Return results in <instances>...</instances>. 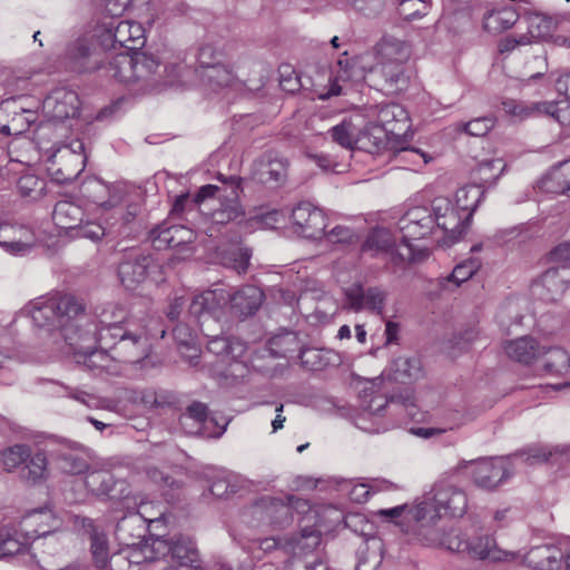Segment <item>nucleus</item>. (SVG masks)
Segmentation results:
<instances>
[{
	"label": "nucleus",
	"instance_id": "nucleus-1",
	"mask_svg": "<svg viewBox=\"0 0 570 570\" xmlns=\"http://www.w3.org/2000/svg\"><path fill=\"white\" fill-rule=\"evenodd\" d=\"M32 320L39 327L58 330L70 351L82 357L83 364L91 371L110 372L112 353L99 343L86 315L85 305L70 294H56L48 297L32 311Z\"/></svg>",
	"mask_w": 570,
	"mask_h": 570
},
{
	"label": "nucleus",
	"instance_id": "nucleus-2",
	"mask_svg": "<svg viewBox=\"0 0 570 570\" xmlns=\"http://www.w3.org/2000/svg\"><path fill=\"white\" fill-rule=\"evenodd\" d=\"M401 246L397 256L401 261L420 262L429 256L426 247L412 243L430 234L442 232L450 240H456L463 234V220L446 197H436L430 206L409 208L399 219Z\"/></svg>",
	"mask_w": 570,
	"mask_h": 570
},
{
	"label": "nucleus",
	"instance_id": "nucleus-3",
	"mask_svg": "<svg viewBox=\"0 0 570 570\" xmlns=\"http://www.w3.org/2000/svg\"><path fill=\"white\" fill-rule=\"evenodd\" d=\"M94 38L106 49L122 48L138 50L145 45V30L138 22L119 20L118 17H105L94 29Z\"/></svg>",
	"mask_w": 570,
	"mask_h": 570
},
{
	"label": "nucleus",
	"instance_id": "nucleus-4",
	"mask_svg": "<svg viewBox=\"0 0 570 570\" xmlns=\"http://www.w3.org/2000/svg\"><path fill=\"white\" fill-rule=\"evenodd\" d=\"M111 333L98 336L104 348H109L112 358L121 363L136 364L146 358L150 352V343L142 330L132 331L128 327H114Z\"/></svg>",
	"mask_w": 570,
	"mask_h": 570
},
{
	"label": "nucleus",
	"instance_id": "nucleus-5",
	"mask_svg": "<svg viewBox=\"0 0 570 570\" xmlns=\"http://www.w3.org/2000/svg\"><path fill=\"white\" fill-rule=\"evenodd\" d=\"M362 414L357 419V426L370 433H380L386 431L389 426H366L365 421L375 416H381L382 411L389 409L393 412H399L404 409L407 416H413V409L415 407V399L411 391L405 390L400 394L392 395L390 399L376 393L373 389L364 390L362 395Z\"/></svg>",
	"mask_w": 570,
	"mask_h": 570
},
{
	"label": "nucleus",
	"instance_id": "nucleus-6",
	"mask_svg": "<svg viewBox=\"0 0 570 570\" xmlns=\"http://www.w3.org/2000/svg\"><path fill=\"white\" fill-rule=\"evenodd\" d=\"M52 220L58 228L71 232L73 237L98 242L106 234L100 223L87 220L83 224V210L72 200L58 202L52 212Z\"/></svg>",
	"mask_w": 570,
	"mask_h": 570
},
{
	"label": "nucleus",
	"instance_id": "nucleus-7",
	"mask_svg": "<svg viewBox=\"0 0 570 570\" xmlns=\"http://www.w3.org/2000/svg\"><path fill=\"white\" fill-rule=\"evenodd\" d=\"M144 551L148 559H165L166 562L187 563L188 567H191V563H195L197 560L195 542L184 535H177L171 539L161 537L150 539V543Z\"/></svg>",
	"mask_w": 570,
	"mask_h": 570
},
{
	"label": "nucleus",
	"instance_id": "nucleus-8",
	"mask_svg": "<svg viewBox=\"0 0 570 570\" xmlns=\"http://www.w3.org/2000/svg\"><path fill=\"white\" fill-rule=\"evenodd\" d=\"M314 517L308 501L298 497H287V502L277 498H263L253 508V514L272 524L284 525L293 520V512Z\"/></svg>",
	"mask_w": 570,
	"mask_h": 570
},
{
	"label": "nucleus",
	"instance_id": "nucleus-9",
	"mask_svg": "<svg viewBox=\"0 0 570 570\" xmlns=\"http://www.w3.org/2000/svg\"><path fill=\"white\" fill-rule=\"evenodd\" d=\"M157 265L150 255L132 248L126 252L118 266V276L127 289H135L147 279Z\"/></svg>",
	"mask_w": 570,
	"mask_h": 570
},
{
	"label": "nucleus",
	"instance_id": "nucleus-10",
	"mask_svg": "<svg viewBox=\"0 0 570 570\" xmlns=\"http://www.w3.org/2000/svg\"><path fill=\"white\" fill-rule=\"evenodd\" d=\"M80 193L87 203L100 213L111 210L122 202L120 186L107 184L98 177L87 178L80 186Z\"/></svg>",
	"mask_w": 570,
	"mask_h": 570
},
{
	"label": "nucleus",
	"instance_id": "nucleus-11",
	"mask_svg": "<svg viewBox=\"0 0 570 570\" xmlns=\"http://www.w3.org/2000/svg\"><path fill=\"white\" fill-rule=\"evenodd\" d=\"M443 512L441 507L431 499V492L426 493L422 501L411 507L405 514V519L411 523V530L414 535L422 542L426 540L430 532H435L439 520Z\"/></svg>",
	"mask_w": 570,
	"mask_h": 570
},
{
	"label": "nucleus",
	"instance_id": "nucleus-12",
	"mask_svg": "<svg viewBox=\"0 0 570 570\" xmlns=\"http://www.w3.org/2000/svg\"><path fill=\"white\" fill-rule=\"evenodd\" d=\"M346 308L353 312L363 309L371 311L381 315L384 311L387 293L381 287H363L354 284L344 291Z\"/></svg>",
	"mask_w": 570,
	"mask_h": 570
},
{
	"label": "nucleus",
	"instance_id": "nucleus-13",
	"mask_svg": "<svg viewBox=\"0 0 570 570\" xmlns=\"http://www.w3.org/2000/svg\"><path fill=\"white\" fill-rule=\"evenodd\" d=\"M321 538L318 531L306 525L302 529L299 537L292 538H266L261 541V549L271 551L274 549H283L294 557H302L314 550L320 544Z\"/></svg>",
	"mask_w": 570,
	"mask_h": 570
},
{
	"label": "nucleus",
	"instance_id": "nucleus-14",
	"mask_svg": "<svg viewBox=\"0 0 570 570\" xmlns=\"http://www.w3.org/2000/svg\"><path fill=\"white\" fill-rule=\"evenodd\" d=\"M291 219L296 232L305 238H320L326 228V217L322 209L309 202L298 203L292 210Z\"/></svg>",
	"mask_w": 570,
	"mask_h": 570
},
{
	"label": "nucleus",
	"instance_id": "nucleus-15",
	"mask_svg": "<svg viewBox=\"0 0 570 570\" xmlns=\"http://www.w3.org/2000/svg\"><path fill=\"white\" fill-rule=\"evenodd\" d=\"M464 466L470 468L475 485L485 490L495 489L509 476L507 463L502 459H480L465 462Z\"/></svg>",
	"mask_w": 570,
	"mask_h": 570
},
{
	"label": "nucleus",
	"instance_id": "nucleus-16",
	"mask_svg": "<svg viewBox=\"0 0 570 570\" xmlns=\"http://www.w3.org/2000/svg\"><path fill=\"white\" fill-rule=\"evenodd\" d=\"M79 106L78 94L65 88L53 90L43 101V110L52 120L57 121L78 116Z\"/></svg>",
	"mask_w": 570,
	"mask_h": 570
},
{
	"label": "nucleus",
	"instance_id": "nucleus-17",
	"mask_svg": "<svg viewBox=\"0 0 570 570\" xmlns=\"http://www.w3.org/2000/svg\"><path fill=\"white\" fill-rule=\"evenodd\" d=\"M431 492V499L441 507L443 514L449 513L452 517H462L468 509V498L465 492L445 481L434 484Z\"/></svg>",
	"mask_w": 570,
	"mask_h": 570
},
{
	"label": "nucleus",
	"instance_id": "nucleus-18",
	"mask_svg": "<svg viewBox=\"0 0 570 570\" xmlns=\"http://www.w3.org/2000/svg\"><path fill=\"white\" fill-rule=\"evenodd\" d=\"M230 298V293L224 288L208 289L194 296L189 304V314L200 322L215 320L212 315L223 308Z\"/></svg>",
	"mask_w": 570,
	"mask_h": 570
},
{
	"label": "nucleus",
	"instance_id": "nucleus-19",
	"mask_svg": "<svg viewBox=\"0 0 570 570\" xmlns=\"http://www.w3.org/2000/svg\"><path fill=\"white\" fill-rule=\"evenodd\" d=\"M570 283V271L566 268H549L533 285V293L541 299L554 302L559 299Z\"/></svg>",
	"mask_w": 570,
	"mask_h": 570
},
{
	"label": "nucleus",
	"instance_id": "nucleus-20",
	"mask_svg": "<svg viewBox=\"0 0 570 570\" xmlns=\"http://www.w3.org/2000/svg\"><path fill=\"white\" fill-rule=\"evenodd\" d=\"M61 527V521L49 510L33 511L26 515L21 522V530L28 539H48Z\"/></svg>",
	"mask_w": 570,
	"mask_h": 570
},
{
	"label": "nucleus",
	"instance_id": "nucleus-21",
	"mask_svg": "<svg viewBox=\"0 0 570 570\" xmlns=\"http://www.w3.org/2000/svg\"><path fill=\"white\" fill-rule=\"evenodd\" d=\"M230 190L219 200V207L215 208L210 216L214 224L224 225L229 222L238 220L244 216L243 208L238 202V193L240 190L242 178L236 176L229 177Z\"/></svg>",
	"mask_w": 570,
	"mask_h": 570
},
{
	"label": "nucleus",
	"instance_id": "nucleus-22",
	"mask_svg": "<svg viewBox=\"0 0 570 570\" xmlns=\"http://www.w3.org/2000/svg\"><path fill=\"white\" fill-rule=\"evenodd\" d=\"M66 59L78 71H92L97 69L98 59L95 58V47L91 39L82 36L72 41L66 49Z\"/></svg>",
	"mask_w": 570,
	"mask_h": 570
},
{
	"label": "nucleus",
	"instance_id": "nucleus-23",
	"mask_svg": "<svg viewBox=\"0 0 570 570\" xmlns=\"http://www.w3.org/2000/svg\"><path fill=\"white\" fill-rule=\"evenodd\" d=\"M377 126L384 128L386 136H401L410 128V117L405 108L399 104H386L377 107Z\"/></svg>",
	"mask_w": 570,
	"mask_h": 570
},
{
	"label": "nucleus",
	"instance_id": "nucleus-24",
	"mask_svg": "<svg viewBox=\"0 0 570 570\" xmlns=\"http://www.w3.org/2000/svg\"><path fill=\"white\" fill-rule=\"evenodd\" d=\"M263 299L264 293L258 287L248 285L230 294L228 303L234 315L247 317L258 311Z\"/></svg>",
	"mask_w": 570,
	"mask_h": 570
},
{
	"label": "nucleus",
	"instance_id": "nucleus-25",
	"mask_svg": "<svg viewBox=\"0 0 570 570\" xmlns=\"http://www.w3.org/2000/svg\"><path fill=\"white\" fill-rule=\"evenodd\" d=\"M157 249L174 248L190 243L191 232L184 226H158L150 234Z\"/></svg>",
	"mask_w": 570,
	"mask_h": 570
},
{
	"label": "nucleus",
	"instance_id": "nucleus-26",
	"mask_svg": "<svg viewBox=\"0 0 570 570\" xmlns=\"http://www.w3.org/2000/svg\"><path fill=\"white\" fill-rule=\"evenodd\" d=\"M377 61L403 65L411 55V46L394 36H384L375 47Z\"/></svg>",
	"mask_w": 570,
	"mask_h": 570
},
{
	"label": "nucleus",
	"instance_id": "nucleus-27",
	"mask_svg": "<svg viewBox=\"0 0 570 570\" xmlns=\"http://www.w3.org/2000/svg\"><path fill=\"white\" fill-rule=\"evenodd\" d=\"M520 456H525L524 461L530 464L569 460L570 444H534L524 449L520 453Z\"/></svg>",
	"mask_w": 570,
	"mask_h": 570
},
{
	"label": "nucleus",
	"instance_id": "nucleus-28",
	"mask_svg": "<svg viewBox=\"0 0 570 570\" xmlns=\"http://www.w3.org/2000/svg\"><path fill=\"white\" fill-rule=\"evenodd\" d=\"M519 19L520 14L512 6L494 8L484 13L483 29L489 33L499 35L511 29Z\"/></svg>",
	"mask_w": 570,
	"mask_h": 570
},
{
	"label": "nucleus",
	"instance_id": "nucleus-29",
	"mask_svg": "<svg viewBox=\"0 0 570 570\" xmlns=\"http://www.w3.org/2000/svg\"><path fill=\"white\" fill-rule=\"evenodd\" d=\"M483 197V189L479 185H469L461 187L455 193V203H452L463 220V233L465 232L472 214L476 209L481 198Z\"/></svg>",
	"mask_w": 570,
	"mask_h": 570
},
{
	"label": "nucleus",
	"instance_id": "nucleus-30",
	"mask_svg": "<svg viewBox=\"0 0 570 570\" xmlns=\"http://www.w3.org/2000/svg\"><path fill=\"white\" fill-rule=\"evenodd\" d=\"M288 163L284 158L264 157L256 168L257 179L266 185L281 186L287 178Z\"/></svg>",
	"mask_w": 570,
	"mask_h": 570
},
{
	"label": "nucleus",
	"instance_id": "nucleus-31",
	"mask_svg": "<svg viewBox=\"0 0 570 570\" xmlns=\"http://www.w3.org/2000/svg\"><path fill=\"white\" fill-rule=\"evenodd\" d=\"M466 554L473 559L493 562L507 560L508 557H512V553L501 550L494 539L489 535H480L470 539Z\"/></svg>",
	"mask_w": 570,
	"mask_h": 570
},
{
	"label": "nucleus",
	"instance_id": "nucleus-32",
	"mask_svg": "<svg viewBox=\"0 0 570 570\" xmlns=\"http://www.w3.org/2000/svg\"><path fill=\"white\" fill-rule=\"evenodd\" d=\"M389 371L392 380L404 384L424 376L422 362L417 356H399L391 363Z\"/></svg>",
	"mask_w": 570,
	"mask_h": 570
},
{
	"label": "nucleus",
	"instance_id": "nucleus-33",
	"mask_svg": "<svg viewBox=\"0 0 570 570\" xmlns=\"http://www.w3.org/2000/svg\"><path fill=\"white\" fill-rule=\"evenodd\" d=\"M203 326L204 323L200 322L199 327L204 335L208 337L207 350L210 353L219 356H230L233 360H236L244 354L246 346L243 342L234 337L210 335L205 332Z\"/></svg>",
	"mask_w": 570,
	"mask_h": 570
},
{
	"label": "nucleus",
	"instance_id": "nucleus-34",
	"mask_svg": "<svg viewBox=\"0 0 570 570\" xmlns=\"http://www.w3.org/2000/svg\"><path fill=\"white\" fill-rule=\"evenodd\" d=\"M386 141L387 136L384 128L370 122L362 128L358 126L355 149L376 154L385 147Z\"/></svg>",
	"mask_w": 570,
	"mask_h": 570
},
{
	"label": "nucleus",
	"instance_id": "nucleus-35",
	"mask_svg": "<svg viewBox=\"0 0 570 570\" xmlns=\"http://www.w3.org/2000/svg\"><path fill=\"white\" fill-rule=\"evenodd\" d=\"M202 81L213 88H223L233 85L236 80L240 78L239 67L235 68L234 66H229L225 59L207 69L206 71H200L199 75Z\"/></svg>",
	"mask_w": 570,
	"mask_h": 570
},
{
	"label": "nucleus",
	"instance_id": "nucleus-36",
	"mask_svg": "<svg viewBox=\"0 0 570 570\" xmlns=\"http://www.w3.org/2000/svg\"><path fill=\"white\" fill-rule=\"evenodd\" d=\"M469 541L470 539L459 530L441 532L438 529L435 532H430L423 543L430 547H442L452 552L466 553Z\"/></svg>",
	"mask_w": 570,
	"mask_h": 570
},
{
	"label": "nucleus",
	"instance_id": "nucleus-37",
	"mask_svg": "<svg viewBox=\"0 0 570 570\" xmlns=\"http://www.w3.org/2000/svg\"><path fill=\"white\" fill-rule=\"evenodd\" d=\"M173 335L176 343L181 348H186L188 352H181L183 356L188 358L190 365H197L199 358V348L197 344L196 331L189 324L181 322L174 327Z\"/></svg>",
	"mask_w": 570,
	"mask_h": 570
},
{
	"label": "nucleus",
	"instance_id": "nucleus-38",
	"mask_svg": "<svg viewBox=\"0 0 570 570\" xmlns=\"http://www.w3.org/2000/svg\"><path fill=\"white\" fill-rule=\"evenodd\" d=\"M504 351L510 358L524 364L531 363L540 354L537 342L529 336L508 342Z\"/></svg>",
	"mask_w": 570,
	"mask_h": 570
},
{
	"label": "nucleus",
	"instance_id": "nucleus-39",
	"mask_svg": "<svg viewBox=\"0 0 570 570\" xmlns=\"http://www.w3.org/2000/svg\"><path fill=\"white\" fill-rule=\"evenodd\" d=\"M373 72L383 78L385 88L391 92L400 91L406 86L403 65L377 61Z\"/></svg>",
	"mask_w": 570,
	"mask_h": 570
},
{
	"label": "nucleus",
	"instance_id": "nucleus-40",
	"mask_svg": "<svg viewBox=\"0 0 570 570\" xmlns=\"http://www.w3.org/2000/svg\"><path fill=\"white\" fill-rule=\"evenodd\" d=\"M400 246L401 244L396 245V238L389 229L375 228L367 235L362 245V250L371 252L376 255L380 253H390L394 248L397 250Z\"/></svg>",
	"mask_w": 570,
	"mask_h": 570
},
{
	"label": "nucleus",
	"instance_id": "nucleus-41",
	"mask_svg": "<svg viewBox=\"0 0 570 570\" xmlns=\"http://www.w3.org/2000/svg\"><path fill=\"white\" fill-rule=\"evenodd\" d=\"M80 520L83 528H89L90 541H91V553L97 568L107 570L108 564V544L107 538L104 533H99L94 529L92 521L88 518L76 517V522Z\"/></svg>",
	"mask_w": 570,
	"mask_h": 570
},
{
	"label": "nucleus",
	"instance_id": "nucleus-42",
	"mask_svg": "<svg viewBox=\"0 0 570 570\" xmlns=\"http://www.w3.org/2000/svg\"><path fill=\"white\" fill-rule=\"evenodd\" d=\"M125 318V308L119 304H110L99 315V327L90 318L89 322L94 325L91 327L94 333L99 336L101 333L116 331L114 327H125L122 325Z\"/></svg>",
	"mask_w": 570,
	"mask_h": 570
},
{
	"label": "nucleus",
	"instance_id": "nucleus-43",
	"mask_svg": "<svg viewBox=\"0 0 570 570\" xmlns=\"http://www.w3.org/2000/svg\"><path fill=\"white\" fill-rule=\"evenodd\" d=\"M108 73L120 82L134 83V51L125 50L112 57Z\"/></svg>",
	"mask_w": 570,
	"mask_h": 570
},
{
	"label": "nucleus",
	"instance_id": "nucleus-44",
	"mask_svg": "<svg viewBox=\"0 0 570 570\" xmlns=\"http://www.w3.org/2000/svg\"><path fill=\"white\" fill-rule=\"evenodd\" d=\"M556 89L560 95H564L568 100L551 105L548 112L560 124H570V73L563 75L557 79Z\"/></svg>",
	"mask_w": 570,
	"mask_h": 570
},
{
	"label": "nucleus",
	"instance_id": "nucleus-45",
	"mask_svg": "<svg viewBox=\"0 0 570 570\" xmlns=\"http://www.w3.org/2000/svg\"><path fill=\"white\" fill-rule=\"evenodd\" d=\"M159 67V61L151 55L134 50V83L150 82Z\"/></svg>",
	"mask_w": 570,
	"mask_h": 570
},
{
	"label": "nucleus",
	"instance_id": "nucleus-46",
	"mask_svg": "<svg viewBox=\"0 0 570 570\" xmlns=\"http://www.w3.org/2000/svg\"><path fill=\"white\" fill-rule=\"evenodd\" d=\"M505 169V163L502 158H492L482 160L476 169L475 176L480 180L481 188L491 187Z\"/></svg>",
	"mask_w": 570,
	"mask_h": 570
},
{
	"label": "nucleus",
	"instance_id": "nucleus-47",
	"mask_svg": "<svg viewBox=\"0 0 570 570\" xmlns=\"http://www.w3.org/2000/svg\"><path fill=\"white\" fill-rule=\"evenodd\" d=\"M358 125L352 119H344L338 125L332 127L328 134L333 141L346 149H355Z\"/></svg>",
	"mask_w": 570,
	"mask_h": 570
},
{
	"label": "nucleus",
	"instance_id": "nucleus-48",
	"mask_svg": "<svg viewBox=\"0 0 570 570\" xmlns=\"http://www.w3.org/2000/svg\"><path fill=\"white\" fill-rule=\"evenodd\" d=\"M544 368L553 375H566L570 371V355L561 347H551L544 354Z\"/></svg>",
	"mask_w": 570,
	"mask_h": 570
},
{
	"label": "nucleus",
	"instance_id": "nucleus-49",
	"mask_svg": "<svg viewBox=\"0 0 570 570\" xmlns=\"http://www.w3.org/2000/svg\"><path fill=\"white\" fill-rule=\"evenodd\" d=\"M252 252L244 246H235L226 250L223 256V265L234 269L238 274L246 273L249 266Z\"/></svg>",
	"mask_w": 570,
	"mask_h": 570
},
{
	"label": "nucleus",
	"instance_id": "nucleus-50",
	"mask_svg": "<svg viewBox=\"0 0 570 570\" xmlns=\"http://www.w3.org/2000/svg\"><path fill=\"white\" fill-rule=\"evenodd\" d=\"M29 540L26 534L24 540L21 541L17 530L3 528L0 530V554L7 557L20 553L26 549Z\"/></svg>",
	"mask_w": 570,
	"mask_h": 570
},
{
	"label": "nucleus",
	"instance_id": "nucleus-51",
	"mask_svg": "<svg viewBox=\"0 0 570 570\" xmlns=\"http://www.w3.org/2000/svg\"><path fill=\"white\" fill-rule=\"evenodd\" d=\"M29 461L27 462L22 476L29 482L37 483L41 480H45L47 476V456L43 452H36L33 455H30Z\"/></svg>",
	"mask_w": 570,
	"mask_h": 570
},
{
	"label": "nucleus",
	"instance_id": "nucleus-52",
	"mask_svg": "<svg viewBox=\"0 0 570 570\" xmlns=\"http://www.w3.org/2000/svg\"><path fill=\"white\" fill-rule=\"evenodd\" d=\"M59 468L65 473L80 474L88 470V462L85 456L76 451H63L58 455Z\"/></svg>",
	"mask_w": 570,
	"mask_h": 570
},
{
	"label": "nucleus",
	"instance_id": "nucleus-53",
	"mask_svg": "<svg viewBox=\"0 0 570 570\" xmlns=\"http://www.w3.org/2000/svg\"><path fill=\"white\" fill-rule=\"evenodd\" d=\"M528 24V35L530 42L532 39H541L550 35L552 30V19L540 13H528L524 17Z\"/></svg>",
	"mask_w": 570,
	"mask_h": 570
},
{
	"label": "nucleus",
	"instance_id": "nucleus-54",
	"mask_svg": "<svg viewBox=\"0 0 570 570\" xmlns=\"http://www.w3.org/2000/svg\"><path fill=\"white\" fill-rule=\"evenodd\" d=\"M86 485L97 494L109 495L116 485V481L107 471H94L87 475Z\"/></svg>",
	"mask_w": 570,
	"mask_h": 570
},
{
	"label": "nucleus",
	"instance_id": "nucleus-55",
	"mask_svg": "<svg viewBox=\"0 0 570 570\" xmlns=\"http://www.w3.org/2000/svg\"><path fill=\"white\" fill-rule=\"evenodd\" d=\"M30 456V448L26 444H16L1 453V461L7 471L17 469Z\"/></svg>",
	"mask_w": 570,
	"mask_h": 570
},
{
	"label": "nucleus",
	"instance_id": "nucleus-56",
	"mask_svg": "<svg viewBox=\"0 0 570 570\" xmlns=\"http://www.w3.org/2000/svg\"><path fill=\"white\" fill-rule=\"evenodd\" d=\"M224 59V53L217 50L214 46H202L197 53L198 73L200 75V71H206L207 69L215 67V65L222 62Z\"/></svg>",
	"mask_w": 570,
	"mask_h": 570
},
{
	"label": "nucleus",
	"instance_id": "nucleus-57",
	"mask_svg": "<svg viewBox=\"0 0 570 570\" xmlns=\"http://www.w3.org/2000/svg\"><path fill=\"white\" fill-rule=\"evenodd\" d=\"M430 4L426 0H401L399 13L405 20H415L429 12Z\"/></svg>",
	"mask_w": 570,
	"mask_h": 570
},
{
	"label": "nucleus",
	"instance_id": "nucleus-58",
	"mask_svg": "<svg viewBox=\"0 0 570 570\" xmlns=\"http://www.w3.org/2000/svg\"><path fill=\"white\" fill-rule=\"evenodd\" d=\"M397 157L400 160L409 161L415 171L434 159L432 155L414 147H405L400 149L397 151Z\"/></svg>",
	"mask_w": 570,
	"mask_h": 570
},
{
	"label": "nucleus",
	"instance_id": "nucleus-59",
	"mask_svg": "<svg viewBox=\"0 0 570 570\" xmlns=\"http://www.w3.org/2000/svg\"><path fill=\"white\" fill-rule=\"evenodd\" d=\"M219 179L223 180V183L226 185V187L222 188L216 185H205L203 186L198 193L194 197V202L199 205L208 199H215L217 197V200H222L226 194L230 190V183L229 177L223 178V176H219Z\"/></svg>",
	"mask_w": 570,
	"mask_h": 570
},
{
	"label": "nucleus",
	"instance_id": "nucleus-60",
	"mask_svg": "<svg viewBox=\"0 0 570 570\" xmlns=\"http://www.w3.org/2000/svg\"><path fill=\"white\" fill-rule=\"evenodd\" d=\"M480 267V263L476 259H468L458 264L448 281L453 282L456 286L471 278Z\"/></svg>",
	"mask_w": 570,
	"mask_h": 570
},
{
	"label": "nucleus",
	"instance_id": "nucleus-61",
	"mask_svg": "<svg viewBox=\"0 0 570 570\" xmlns=\"http://www.w3.org/2000/svg\"><path fill=\"white\" fill-rule=\"evenodd\" d=\"M494 126L492 117H478L460 125L461 129L470 136L483 137Z\"/></svg>",
	"mask_w": 570,
	"mask_h": 570
},
{
	"label": "nucleus",
	"instance_id": "nucleus-62",
	"mask_svg": "<svg viewBox=\"0 0 570 570\" xmlns=\"http://www.w3.org/2000/svg\"><path fill=\"white\" fill-rule=\"evenodd\" d=\"M549 179L557 183V191L570 196V160L560 164L551 173Z\"/></svg>",
	"mask_w": 570,
	"mask_h": 570
},
{
	"label": "nucleus",
	"instance_id": "nucleus-63",
	"mask_svg": "<svg viewBox=\"0 0 570 570\" xmlns=\"http://www.w3.org/2000/svg\"><path fill=\"white\" fill-rule=\"evenodd\" d=\"M17 187L22 196L36 198L42 191L45 183L37 176L28 174L19 178Z\"/></svg>",
	"mask_w": 570,
	"mask_h": 570
},
{
	"label": "nucleus",
	"instance_id": "nucleus-64",
	"mask_svg": "<svg viewBox=\"0 0 570 570\" xmlns=\"http://www.w3.org/2000/svg\"><path fill=\"white\" fill-rule=\"evenodd\" d=\"M499 324L502 327H507L510 323L519 324L522 320V315L519 313V304L515 301H509L502 305L497 314Z\"/></svg>",
	"mask_w": 570,
	"mask_h": 570
}]
</instances>
